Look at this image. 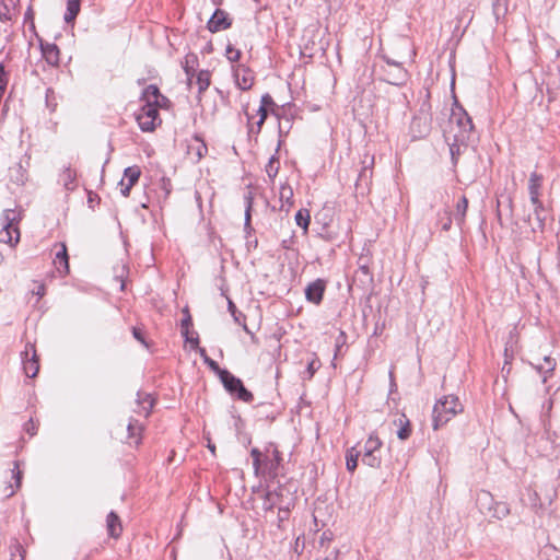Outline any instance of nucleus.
<instances>
[{"label": "nucleus", "instance_id": "nucleus-1", "mask_svg": "<svg viewBox=\"0 0 560 560\" xmlns=\"http://www.w3.org/2000/svg\"><path fill=\"white\" fill-rule=\"evenodd\" d=\"M143 105L136 114V120L142 131H153L162 120L159 115V108L166 105L168 100L160 93L156 85H148L141 95Z\"/></svg>", "mask_w": 560, "mask_h": 560}, {"label": "nucleus", "instance_id": "nucleus-2", "mask_svg": "<svg viewBox=\"0 0 560 560\" xmlns=\"http://www.w3.org/2000/svg\"><path fill=\"white\" fill-rule=\"evenodd\" d=\"M250 456L253 457V465L257 476L277 477L282 458L275 445H268L264 452L255 447L250 451Z\"/></svg>", "mask_w": 560, "mask_h": 560}, {"label": "nucleus", "instance_id": "nucleus-3", "mask_svg": "<svg viewBox=\"0 0 560 560\" xmlns=\"http://www.w3.org/2000/svg\"><path fill=\"white\" fill-rule=\"evenodd\" d=\"M463 411V405L454 395H447L436 401L433 407V428L438 430L453 417Z\"/></svg>", "mask_w": 560, "mask_h": 560}, {"label": "nucleus", "instance_id": "nucleus-4", "mask_svg": "<svg viewBox=\"0 0 560 560\" xmlns=\"http://www.w3.org/2000/svg\"><path fill=\"white\" fill-rule=\"evenodd\" d=\"M20 213L14 209H5L2 213V229L0 231V242L8 243L12 246L20 241V231L18 223Z\"/></svg>", "mask_w": 560, "mask_h": 560}, {"label": "nucleus", "instance_id": "nucleus-5", "mask_svg": "<svg viewBox=\"0 0 560 560\" xmlns=\"http://www.w3.org/2000/svg\"><path fill=\"white\" fill-rule=\"evenodd\" d=\"M220 380L224 386V388L232 395H237V398L245 401L250 402L254 399L253 394L247 390L243 382L235 377L232 373L226 371H220Z\"/></svg>", "mask_w": 560, "mask_h": 560}, {"label": "nucleus", "instance_id": "nucleus-6", "mask_svg": "<svg viewBox=\"0 0 560 560\" xmlns=\"http://www.w3.org/2000/svg\"><path fill=\"white\" fill-rule=\"evenodd\" d=\"M451 125L456 124L458 131L454 133L456 140H459L462 143H465L469 140V135L474 129V125L469 115L463 109V107H458L457 110H453L451 118Z\"/></svg>", "mask_w": 560, "mask_h": 560}, {"label": "nucleus", "instance_id": "nucleus-7", "mask_svg": "<svg viewBox=\"0 0 560 560\" xmlns=\"http://www.w3.org/2000/svg\"><path fill=\"white\" fill-rule=\"evenodd\" d=\"M22 362L26 376L35 377L39 371V363L36 349L33 343H26L25 349L22 352Z\"/></svg>", "mask_w": 560, "mask_h": 560}, {"label": "nucleus", "instance_id": "nucleus-8", "mask_svg": "<svg viewBox=\"0 0 560 560\" xmlns=\"http://www.w3.org/2000/svg\"><path fill=\"white\" fill-rule=\"evenodd\" d=\"M141 170L139 166H129L124 172V178L120 180V192L124 197H128L131 188L139 180Z\"/></svg>", "mask_w": 560, "mask_h": 560}, {"label": "nucleus", "instance_id": "nucleus-9", "mask_svg": "<svg viewBox=\"0 0 560 560\" xmlns=\"http://www.w3.org/2000/svg\"><path fill=\"white\" fill-rule=\"evenodd\" d=\"M393 68L385 70V81L393 85H402L408 80V72L401 62H393Z\"/></svg>", "mask_w": 560, "mask_h": 560}, {"label": "nucleus", "instance_id": "nucleus-10", "mask_svg": "<svg viewBox=\"0 0 560 560\" xmlns=\"http://www.w3.org/2000/svg\"><path fill=\"white\" fill-rule=\"evenodd\" d=\"M231 26V21L228 14L222 10H217L208 22V30L211 33H217L226 30Z\"/></svg>", "mask_w": 560, "mask_h": 560}, {"label": "nucleus", "instance_id": "nucleus-11", "mask_svg": "<svg viewBox=\"0 0 560 560\" xmlns=\"http://www.w3.org/2000/svg\"><path fill=\"white\" fill-rule=\"evenodd\" d=\"M283 490L284 488L279 486L273 491H267L262 498V509L266 511H271L276 506H282Z\"/></svg>", "mask_w": 560, "mask_h": 560}, {"label": "nucleus", "instance_id": "nucleus-12", "mask_svg": "<svg viewBox=\"0 0 560 560\" xmlns=\"http://www.w3.org/2000/svg\"><path fill=\"white\" fill-rule=\"evenodd\" d=\"M43 58L49 66L56 67L60 61V51L56 44L40 43Z\"/></svg>", "mask_w": 560, "mask_h": 560}, {"label": "nucleus", "instance_id": "nucleus-13", "mask_svg": "<svg viewBox=\"0 0 560 560\" xmlns=\"http://www.w3.org/2000/svg\"><path fill=\"white\" fill-rule=\"evenodd\" d=\"M183 314H184V317L180 322L182 335H183V337H185L186 342H189L192 348H197L199 345V339H198V337L190 336V331H189V328L192 325V319H191V315L189 313L188 307H185L183 310Z\"/></svg>", "mask_w": 560, "mask_h": 560}, {"label": "nucleus", "instance_id": "nucleus-14", "mask_svg": "<svg viewBox=\"0 0 560 560\" xmlns=\"http://www.w3.org/2000/svg\"><path fill=\"white\" fill-rule=\"evenodd\" d=\"M542 175L533 172L528 180V194L532 203H539Z\"/></svg>", "mask_w": 560, "mask_h": 560}, {"label": "nucleus", "instance_id": "nucleus-15", "mask_svg": "<svg viewBox=\"0 0 560 560\" xmlns=\"http://www.w3.org/2000/svg\"><path fill=\"white\" fill-rule=\"evenodd\" d=\"M127 431V442L130 445L138 446L141 443L143 425L138 420L131 419L128 422Z\"/></svg>", "mask_w": 560, "mask_h": 560}, {"label": "nucleus", "instance_id": "nucleus-16", "mask_svg": "<svg viewBox=\"0 0 560 560\" xmlns=\"http://www.w3.org/2000/svg\"><path fill=\"white\" fill-rule=\"evenodd\" d=\"M208 152V148L202 139L198 136L194 137L188 144V154L195 161H200Z\"/></svg>", "mask_w": 560, "mask_h": 560}, {"label": "nucleus", "instance_id": "nucleus-17", "mask_svg": "<svg viewBox=\"0 0 560 560\" xmlns=\"http://www.w3.org/2000/svg\"><path fill=\"white\" fill-rule=\"evenodd\" d=\"M359 456H362V462L370 467H378L381 464L380 452L362 453V451L359 450L354 455L352 454V471L358 465L357 463Z\"/></svg>", "mask_w": 560, "mask_h": 560}, {"label": "nucleus", "instance_id": "nucleus-18", "mask_svg": "<svg viewBox=\"0 0 560 560\" xmlns=\"http://www.w3.org/2000/svg\"><path fill=\"white\" fill-rule=\"evenodd\" d=\"M324 289H325L324 282L320 280H316V281L310 283L307 285V288L305 289L306 299L310 302H313L316 304L319 303L323 298Z\"/></svg>", "mask_w": 560, "mask_h": 560}, {"label": "nucleus", "instance_id": "nucleus-19", "mask_svg": "<svg viewBox=\"0 0 560 560\" xmlns=\"http://www.w3.org/2000/svg\"><path fill=\"white\" fill-rule=\"evenodd\" d=\"M235 82L243 90H249L253 86L254 78L252 72L246 68H240L235 71Z\"/></svg>", "mask_w": 560, "mask_h": 560}, {"label": "nucleus", "instance_id": "nucleus-20", "mask_svg": "<svg viewBox=\"0 0 560 560\" xmlns=\"http://www.w3.org/2000/svg\"><path fill=\"white\" fill-rule=\"evenodd\" d=\"M476 502L479 511L483 514H490L495 503L492 494L486 490L478 492Z\"/></svg>", "mask_w": 560, "mask_h": 560}, {"label": "nucleus", "instance_id": "nucleus-21", "mask_svg": "<svg viewBox=\"0 0 560 560\" xmlns=\"http://www.w3.org/2000/svg\"><path fill=\"white\" fill-rule=\"evenodd\" d=\"M54 264L59 272L67 273L69 271L68 254L65 244L59 245V250L56 252Z\"/></svg>", "mask_w": 560, "mask_h": 560}, {"label": "nucleus", "instance_id": "nucleus-22", "mask_svg": "<svg viewBox=\"0 0 560 560\" xmlns=\"http://www.w3.org/2000/svg\"><path fill=\"white\" fill-rule=\"evenodd\" d=\"M106 526L108 535L113 538H118L122 532V526L118 515L115 512H110L106 518Z\"/></svg>", "mask_w": 560, "mask_h": 560}, {"label": "nucleus", "instance_id": "nucleus-23", "mask_svg": "<svg viewBox=\"0 0 560 560\" xmlns=\"http://www.w3.org/2000/svg\"><path fill=\"white\" fill-rule=\"evenodd\" d=\"M542 361V364H537L534 368L538 373L542 374V383H546L548 377L551 376L552 372L555 371L557 362L556 359L549 355L544 357Z\"/></svg>", "mask_w": 560, "mask_h": 560}, {"label": "nucleus", "instance_id": "nucleus-24", "mask_svg": "<svg viewBox=\"0 0 560 560\" xmlns=\"http://www.w3.org/2000/svg\"><path fill=\"white\" fill-rule=\"evenodd\" d=\"M153 398L151 397L150 394H141V393H138V399H137V405L139 407V409H137L136 411L140 415V416H143V417H148L151 412V409L153 407Z\"/></svg>", "mask_w": 560, "mask_h": 560}, {"label": "nucleus", "instance_id": "nucleus-25", "mask_svg": "<svg viewBox=\"0 0 560 560\" xmlns=\"http://www.w3.org/2000/svg\"><path fill=\"white\" fill-rule=\"evenodd\" d=\"M16 15V0H0V19L10 21Z\"/></svg>", "mask_w": 560, "mask_h": 560}, {"label": "nucleus", "instance_id": "nucleus-26", "mask_svg": "<svg viewBox=\"0 0 560 560\" xmlns=\"http://www.w3.org/2000/svg\"><path fill=\"white\" fill-rule=\"evenodd\" d=\"M373 81V71L369 67H364L362 77L359 79L357 89L361 90L363 94H368V97L372 95V91L369 89Z\"/></svg>", "mask_w": 560, "mask_h": 560}, {"label": "nucleus", "instance_id": "nucleus-27", "mask_svg": "<svg viewBox=\"0 0 560 560\" xmlns=\"http://www.w3.org/2000/svg\"><path fill=\"white\" fill-rule=\"evenodd\" d=\"M468 209V199L462 196L456 205L455 221L459 228L465 223V218Z\"/></svg>", "mask_w": 560, "mask_h": 560}, {"label": "nucleus", "instance_id": "nucleus-28", "mask_svg": "<svg viewBox=\"0 0 560 560\" xmlns=\"http://www.w3.org/2000/svg\"><path fill=\"white\" fill-rule=\"evenodd\" d=\"M509 9V0H493L492 1V13L497 21L503 19Z\"/></svg>", "mask_w": 560, "mask_h": 560}, {"label": "nucleus", "instance_id": "nucleus-29", "mask_svg": "<svg viewBox=\"0 0 560 560\" xmlns=\"http://www.w3.org/2000/svg\"><path fill=\"white\" fill-rule=\"evenodd\" d=\"M399 425V430L397 431V436L400 440H406L411 434L410 422L405 415H401L397 421H395Z\"/></svg>", "mask_w": 560, "mask_h": 560}, {"label": "nucleus", "instance_id": "nucleus-30", "mask_svg": "<svg viewBox=\"0 0 560 560\" xmlns=\"http://www.w3.org/2000/svg\"><path fill=\"white\" fill-rule=\"evenodd\" d=\"M279 199L281 201V207L284 205L291 206L293 202V189L288 183H283L279 189Z\"/></svg>", "mask_w": 560, "mask_h": 560}, {"label": "nucleus", "instance_id": "nucleus-31", "mask_svg": "<svg viewBox=\"0 0 560 560\" xmlns=\"http://www.w3.org/2000/svg\"><path fill=\"white\" fill-rule=\"evenodd\" d=\"M279 170H280V161H279V158H278L276 154H273V155L269 159V161H268V163H267V165H266V167H265V171H266V173H267V176L269 177V179H270L271 182H273V180H275V178L277 177V175H278V173H279Z\"/></svg>", "mask_w": 560, "mask_h": 560}, {"label": "nucleus", "instance_id": "nucleus-32", "mask_svg": "<svg viewBox=\"0 0 560 560\" xmlns=\"http://www.w3.org/2000/svg\"><path fill=\"white\" fill-rule=\"evenodd\" d=\"M75 177V172L69 167L65 168L60 174V180L62 182L65 188L68 190H72L74 188Z\"/></svg>", "mask_w": 560, "mask_h": 560}, {"label": "nucleus", "instance_id": "nucleus-33", "mask_svg": "<svg viewBox=\"0 0 560 560\" xmlns=\"http://www.w3.org/2000/svg\"><path fill=\"white\" fill-rule=\"evenodd\" d=\"M80 11V0H68L67 12L65 14L66 22H71L75 19Z\"/></svg>", "mask_w": 560, "mask_h": 560}, {"label": "nucleus", "instance_id": "nucleus-34", "mask_svg": "<svg viewBox=\"0 0 560 560\" xmlns=\"http://www.w3.org/2000/svg\"><path fill=\"white\" fill-rule=\"evenodd\" d=\"M532 205L534 207V214H535V218L537 221V228L540 231H542L545 228V221H546L545 207L540 200H539L538 205L537 203H532Z\"/></svg>", "mask_w": 560, "mask_h": 560}, {"label": "nucleus", "instance_id": "nucleus-35", "mask_svg": "<svg viewBox=\"0 0 560 560\" xmlns=\"http://www.w3.org/2000/svg\"><path fill=\"white\" fill-rule=\"evenodd\" d=\"M510 514V509L506 503L503 502H497L494 503V506L492 511L490 512V515L494 518L502 520L505 516Z\"/></svg>", "mask_w": 560, "mask_h": 560}, {"label": "nucleus", "instance_id": "nucleus-36", "mask_svg": "<svg viewBox=\"0 0 560 560\" xmlns=\"http://www.w3.org/2000/svg\"><path fill=\"white\" fill-rule=\"evenodd\" d=\"M311 215L310 211L306 209H301L295 214V222L299 226H301L305 232L308 229Z\"/></svg>", "mask_w": 560, "mask_h": 560}, {"label": "nucleus", "instance_id": "nucleus-37", "mask_svg": "<svg viewBox=\"0 0 560 560\" xmlns=\"http://www.w3.org/2000/svg\"><path fill=\"white\" fill-rule=\"evenodd\" d=\"M466 143L467 142L462 143L459 140H456V137H454V141L450 143V153L454 165H456L458 156L462 154V147H466Z\"/></svg>", "mask_w": 560, "mask_h": 560}, {"label": "nucleus", "instance_id": "nucleus-38", "mask_svg": "<svg viewBox=\"0 0 560 560\" xmlns=\"http://www.w3.org/2000/svg\"><path fill=\"white\" fill-rule=\"evenodd\" d=\"M382 443L381 441L378 440V438L376 436H370L363 448L361 450L362 453H374V452H380V447H381Z\"/></svg>", "mask_w": 560, "mask_h": 560}, {"label": "nucleus", "instance_id": "nucleus-39", "mask_svg": "<svg viewBox=\"0 0 560 560\" xmlns=\"http://www.w3.org/2000/svg\"><path fill=\"white\" fill-rule=\"evenodd\" d=\"M210 77H211L210 72L206 71V70H202L197 74L196 81L198 84L199 92H203L205 90H207L209 88Z\"/></svg>", "mask_w": 560, "mask_h": 560}, {"label": "nucleus", "instance_id": "nucleus-40", "mask_svg": "<svg viewBox=\"0 0 560 560\" xmlns=\"http://www.w3.org/2000/svg\"><path fill=\"white\" fill-rule=\"evenodd\" d=\"M439 222H441L443 231H448L452 226L451 211L445 209L442 213H439Z\"/></svg>", "mask_w": 560, "mask_h": 560}, {"label": "nucleus", "instance_id": "nucleus-41", "mask_svg": "<svg viewBox=\"0 0 560 560\" xmlns=\"http://www.w3.org/2000/svg\"><path fill=\"white\" fill-rule=\"evenodd\" d=\"M225 56L231 62H236L241 58V51L234 48L233 46L229 45L226 47Z\"/></svg>", "mask_w": 560, "mask_h": 560}, {"label": "nucleus", "instance_id": "nucleus-42", "mask_svg": "<svg viewBox=\"0 0 560 560\" xmlns=\"http://www.w3.org/2000/svg\"><path fill=\"white\" fill-rule=\"evenodd\" d=\"M320 366V362L316 359L312 360L308 364H307V369L305 371V374H306V378H312L314 373L319 369Z\"/></svg>", "mask_w": 560, "mask_h": 560}, {"label": "nucleus", "instance_id": "nucleus-43", "mask_svg": "<svg viewBox=\"0 0 560 560\" xmlns=\"http://www.w3.org/2000/svg\"><path fill=\"white\" fill-rule=\"evenodd\" d=\"M268 110H269V109H268V108H265V107H259V108H258V110H257V113H258V115H259V120L256 122V125H257V130H256V132H257V133L260 131V129H261V127H262V125H264V122H265V120H266V118H267Z\"/></svg>", "mask_w": 560, "mask_h": 560}, {"label": "nucleus", "instance_id": "nucleus-44", "mask_svg": "<svg viewBox=\"0 0 560 560\" xmlns=\"http://www.w3.org/2000/svg\"><path fill=\"white\" fill-rule=\"evenodd\" d=\"M252 196L248 194L246 196V210H245V228L250 226V211H252Z\"/></svg>", "mask_w": 560, "mask_h": 560}, {"label": "nucleus", "instance_id": "nucleus-45", "mask_svg": "<svg viewBox=\"0 0 560 560\" xmlns=\"http://www.w3.org/2000/svg\"><path fill=\"white\" fill-rule=\"evenodd\" d=\"M12 478L15 479V489L21 486L22 471L19 469V463H14V468L12 469Z\"/></svg>", "mask_w": 560, "mask_h": 560}, {"label": "nucleus", "instance_id": "nucleus-46", "mask_svg": "<svg viewBox=\"0 0 560 560\" xmlns=\"http://www.w3.org/2000/svg\"><path fill=\"white\" fill-rule=\"evenodd\" d=\"M275 102L272 100V97L269 95V94H265L262 95L261 97V104L259 107H265V108H272L275 106Z\"/></svg>", "mask_w": 560, "mask_h": 560}, {"label": "nucleus", "instance_id": "nucleus-47", "mask_svg": "<svg viewBox=\"0 0 560 560\" xmlns=\"http://www.w3.org/2000/svg\"><path fill=\"white\" fill-rule=\"evenodd\" d=\"M205 362L209 365V368L214 371L220 376V371H224L223 369H220L219 364L213 361L212 359L205 355Z\"/></svg>", "mask_w": 560, "mask_h": 560}, {"label": "nucleus", "instance_id": "nucleus-48", "mask_svg": "<svg viewBox=\"0 0 560 560\" xmlns=\"http://www.w3.org/2000/svg\"><path fill=\"white\" fill-rule=\"evenodd\" d=\"M340 338L342 339V343L339 345V341H337V345H336V353H335V359L339 355V354H342V348L346 343V339H347V336L343 331L340 332Z\"/></svg>", "mask_w": 560, "mask_h": 560}, {"label": "nucleus", "instance_id": "nucleus-49", "mask_svg": "<svg viewBox=\"0 0 560 560\" xmlns=\"http://www.w3.org/2000/svg\"><path fill=\"white\" fill-rule=\"evenodd\" d=\"M289 511H290L289 504L285 506L279 508V521L280 522L284 521L288 517Z\"/></svg>", "mask_w": 560, "mask_h": 560}, {"label": "nucleus", "instance_id": "nucleus-50", "mask_svg": "<svg viewBox=\"0 0 560 560\" xmlns=\"http://www.w3.org/2000/svg\"><path fill=\"white\" fill-rule=\"evenodd\" d=\"M132 335L133 337L139 340L140 342L144 343V338H143V335H142V331L141 329L137 328V327H132Z\"/></svg>", "mask_w": 560, "mask_h": 560}, {"label": "nucleus", "instance_id": "nucleus-51", "mask_svg": "<svg viewBox=\"0 0 560 560\" xmlns=\"http://www.w3.org/2000/svg\"><path fill=\"white\" fill-rule=\"evenodd\" d=\"M33 294H36L38 298L45 295V285L43 283L37 284L36 289L33 290Z\"/></svg>", "mask_w": 560, "mask_h": 560}, {"label": "nucleus", "instance_id": "nucleus-52", "mask_svg": "<svg viewBox=\"0 0 560 560\" xmlns=\"http://www.w3.org/2000/svg\"><path fill=\"white\" fill-rule=\"evenodd\" d=\"M25 430L30 433V435H35L36 434L35 423L31 420L28 423L25 424Z\"/></svg>", "mask_w": 560, "mask_h": 560}, {"label": "nucleus", "instance_id": "nucleus-53", "mask_svg": "<svg viewBox=\"0 0 560 560\" xmlns=\"http://www.w3.org/2000/svg\"><path fill=\"white\" fill-rule=\"evenodd\" d=\"M304 546V539L302 537H298L295 539V544H294V551L296 553H300V548H303Z\"/></svg>", "mask_w": 560, "mask_h": 560}, {"label": "nucleus", "instance_id": "nucleus-54", "mask_svg": "<svg viewBox=\"0 0 560 560\" xmlns=\"http://www.w3.org/2000/svg\"><path fill=\"white\" fill-rule=\"evenodd\" d=\"M229 311L234 316L235 320L238 322V318L236 316V306L231 300H229Z\"/></svg>", "mask_w": 560, "mask_h": 560}, {"label": "nucleus", "instance_id": "nucleus-55", "mask_svg": "<svg viewBox=\"0 0 560 560\" xmlns=\"http://www.w3.org/2000/svg\"><path fill=\"white\" fill-rule=\"evenodd\" d=\"M345 462H346L347 469L350 470V466H351V463H350V450H346V452H345Z\"/></svg>", "mask_w": 560, "mask_h": 560}, {"label": "nucleus", "instance_id": "nucleus-56", "mask_svg": "<svg viewBox=\"0 0 560 560\" xmlns=\"http://www.w3.org/2000/svg\"><path fill=\"white\" fill-rule=\"evenodd\" d=\"M359 268L365 273L368 275L369 273V269H368V266L365 265V262H362V258L359 259Z\"/></svg>", "mask_w": 560, "mask_h": 560}, {"label": "nucleus", "instance_id": "nucleus-57", "mask_svg": "<svg viewBox=\"0 0 560 560\" xmlns=\"http://www.w3.org/2000/svg\"><path fill=\"white\" fill-rule=\"evenodd\" d=\"M371 47L372 46V39L369 38L368 36L364 37V47Z\"/></svg>", "mask_w": 560, "mask_h": 560}, {"label": "nucleus", "instance_id": "nucleus-58", "mask_svg": "<svg viewBox=\"0 0 560 560\" xmlns=\"http://www.w3.org/2000/svg\"><path fill=\"white\" fill-rule=\"evenodd\" d=\"M384 60L386 61L388 68H393V62H396L395 60L388 58V57H384Z\"/></svg>", "mask_w": 560, "mask_h": 560}, {"label": "nucleus", "instance_id": "nucleus-59", "mask_svg": "<svg viewBox=\"0 0 560 560\" xmlns=\"http://www.w3.org/2000/svg\"><path fill=\"white\" fill-rule=\"evenodd\" d=\"M14 492H15V489L12 486H10V492L5 493V495L11 497L14 494Z\"/></svg>", "mask_w": 560, "mask_h": 560}, {"label": "nucleus", "instance_id": "nucleus-60", "mask_svg": "<svg viewBox=\"0 0 560 560\" xmlns=\"http://www.w3.org/2000/svg\"><path fill=\"white\" fill-rule=\"evenodd\" d=\"M366 171H368V167H364L363 168V172L360 174V178H362L363 176L366 175Z\"/></svg>", "mask_w": 560, "mask_h": 560}, {"label": "nucleus", "instance_id": "nucleus-61", "mask_svg": "<svg viewBox=\"0 0 560 560\" xmlns=\"http://www.w3.org/2000/svg\"><path fill=\"white\" fill-rule=\"evenodd\" d=\"M14 547L18 551L22 550V546L20 544H16Z\"/></svg>", "mask_w": 560, "mask_h": 560}, {"label": "nucleus", "instance_id": "nucleus-62", "mask_svg": "<svg viewBox=\"0 0 560 560\" xmlns=\"http://www.w3.org/2000/svg\"><path fill=\"white\" fill-rule=\"evenodd\" d=\"M209 448H210V451H211L212 453H214L215 447H214L213 445H209Z\"/></svg>", "mask_w": 560, "mask_h": 560}, {"label": "nucleus", "instance_id": "nucleus-63", "mask_svg": "<svg viewBox=\"0 0 560 560\" xmlns=\"http://www.w3.org/2000/svg\"><path fill=\"white\" fill-rule=\"evenodd\" d=\"M200 353H201V355H205V353H206L205 349H200Z\"/></svg>", "mask_w": 560, "mask_h": 560}, {"label": "nucleus", "instance_id": "nucleus-64", "mask_svg": "<svg viewBox=\"0 0 560 560\" xmlns=\"http://www.w3.org/2000/svg\"><path fill=\"white\" fill-rule=\"evenodd\" d=\"M557 56H558V58L560 59V48H559V49H558V51H557Z\"/></svg>", "mask_w": 560, "mask_h": 560}]
</instances>
